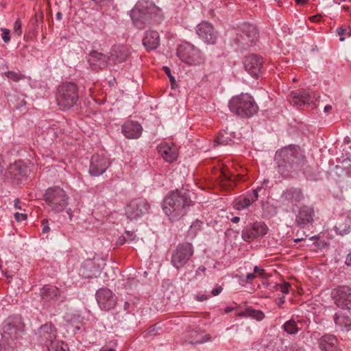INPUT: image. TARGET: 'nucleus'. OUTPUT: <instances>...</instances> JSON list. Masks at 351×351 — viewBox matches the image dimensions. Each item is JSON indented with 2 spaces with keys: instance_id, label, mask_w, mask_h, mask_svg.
<instances>
[{
  "instance_id": "1",
  "label": "nucleus",
  "mask_w": 351,
  "mask_h": 351,
  "mask_svg": "<svg viewBox=\"0 0 351 351\" xmlns=\"http://www.w3.org/2000/svg\"><path fill=\"white\" fill-rule=\"evenodd\" d=\"M192 205L188 191L176 190L171 192L165 198L162 210L171 221H178L186 214L189 208Z\"/></svg>"
},
{
  "instance_id": "2",
  "label": "nucleus",
  "mask_w": 351,
  "mask_h": 351,
  "mask_svg": "<svg viewBox=\"0 0 351 351\" xmlns=\"http://www.w3.org/2000/svg\"><path fill=\"white\" fill-rule=\"evenodd\" d=\"M130 16L134 24L139 29L152 19L157 21L162 16L160 8L147 0H140L130 11Z\"/></svg>"
},
{
  "instance_id": "3",
  "label": "nucleus",
  "mask_w": 351,
  "mask_h": 351,
  "mask_svg": "<svg viewBox=\"0 0 351 351\" xmlns=\"http://www.w3.org/2000/svg\"><path fill=\"white\" fill-rule=\"evenodd\" d=\"M275 160L278 165V172L283 177H289L291 176L293 171L297 170L301 159L298 149L289 146L277 152Z\"/></svg>"
},
{
  "instance_id": "4",
  "label": "nucleus",
  "mask_w": 351,
  "mask_h": 351,
  "mask_svg": "<svg viewBox=\"0 0 351 351\" xmlns=\"http://www.w3.org/2000/svg\"><path fill=\"white\" fill-rule=\"evenodd\" d=\"M44 200L51 211L59 213L67 206L69 197L64 190L58 186H53L45 191Z\"/></svg>"
},
{
  "instance_id": "5",
  "label": "nucleus",
  "mask_w": 351,
  "mask_h": 351,
  "mask_svg": "<svg viewBox=\"0 0 351 351\" xmlns=\"http://www.w3.org/2000/svg\"><path fill=\"white\" fill-rule=\"evenodd\" d=\"M78 97V88L74 83H62L57 89V102L63 110L72 108L77 101Z\"/></svg>"
},
{
  "instance_id": "6",
  "label": "nucleus",
  "mask_w": 351,
  "mask_h": 351,
  "mask_svg": "<svg viewBox=\"0 0 351 351\" xmlns=\"http://www.w3.org/2000/svg\"><path fill=\"white\" fill-rule=\"evenodd\" d=\"M194 252L193 247L190 243L179 244L173 250L171 262L172 265L179 269L186 265Z\"/></svg>"
},
{
  "instance_id": "7",
  "label": "nucleus",
  "mask_w": 351,
  "mask_h": 351,
  "mask_svg": "<svg viewBox=\"0 0 351 351\" xmlns=\"http://www.w3.org/2000/svg\"><path fill=\"white\" fill-rule=\"evenodd\" d=\"M177 55L182 62L188 64H197L202 60L199 50L189 43L180 45L178 49Z\"/></svg>"
},
{
  "instance_id": "8",
  "label": "nucleus",
  "mask_w": 351,
  "mask_h": 351,
  "mask_svg": "<svg viewBox=\"0 0 351 351\" xmlns=\"http://www.w3.org/2000/svg\"><path fill=\"white\" fill-rule=\"evenodd\" d=\"M149 205L144 199H134L130 201L125 207V215L130 219H136L146 214Z\"/></svg>"
},
{
  "instance_id": "9",
  "label": "nucleus",
  "mask_w": 351,
  "mask_h": 351,
  "mask_svg": "<svg viewBox=\"0 0 351 351\" xmlns=\"http://www.w3.org/2000/svg\"><path fill=\"white\" fill-rule=\"evenodd\" d=\"M97 302L101 309L109 311L113 308L117 304L115 295L107 288H101L96 292Z\"/></svg>"
},
{
  "instance_id": "10",
  "label": "nucleus",
  "mask_w": 351,
  "mask_h": 351,
  "mask_svg": "<svg viewBox=\"0 0 351 351\" xmlns=\"http://www.w3.org/2000/svg\"><path fill=\"white\" fill-rule=\"evenodd\" d=\"M259 30L254 24H243V47H250L256 45L259 41Z\"/></svg>"
},
{
  "instance_id": "11",
  "label": "nucleus",
  "mask_w": 351,
  "mask_h": 351,
  "mask_svg": "<svg viewBox=\"0 0 351 351\" xmlns=\"http://www.w3.org/2000/svg\"><path fill=\"white\" fill-rule=\"evenodd\" d=\"M335 303L341 308H351V288L347 286L339 287L332 291Z\"/></svg>"
},
{
  "instance_id": "12",
  "label": "nucleus",
  "mask_w": 351,
  "mask_h": 351,
  "mask_svg": "<svg viewBox=\"0 0 351 351\" xmlns=\"http://www.w3.org/2000/svg\"><path fill=\"white\" fill-rule=\"evenodd\" d=\"M196 33L207 44H214L217 39V33L213 25L207 21H202L197 25Z\"/></svg>"
},
{
  "instance_id": "13",
  "label": "nucleus",
  "mask_w": 351,
  "mask_h": 351,
  "mask_svg": "<svg viewBox=\"0 0 351 351\" xmlns=\"http://www.w3.org/2000/svg\"><path fill=\"white\" fill-rule=\"evenodd\" d=\"M24 324L19 316L10 317L8 319L3 328L4 334L12 339H16L23 332Z\"/></svg>"
},
{
  "instance_id": "14",
  "label": "nucleus",
  "mask_w": 351,
  "mask_h": 351,
  "mask_svg": "<svg viewBox=\"0 0 351 351\" xmlns=\"http://www.w3.org/2000/svg\"><path fill=\"white\" fill-rule=\"evenodd\" d=\"M110 165V162L104 156L94 154L90 159L89 173L93 176L103 174Z\"/></svg>"
},
{
  "instance_id": "15",
  "label": "nucleus",
  "mask_w": 351,
  "mask_h": 351,
  "mask_svg": "<svg viewBox=\"0 0 351 351\" xmlns=\"http://www.w3.org/2000/svg\"><path fill=\"white\" fill-rule=\"evenodd\" d=\"M245 71L252 77H258L263 65L262 58L256 54H250L245 57L243 62Z\"/></svg>"
},
{
  "instance_id": "16",
  "label": "nucleus",
  "mask_w": 351,
  "mask_h": 351,
  "mask_svg": "<svg viewBox=\"0 0 351 351\" xmlns=\"http://www.w3.org/2000/svg\"><path fill=\"white\" fill-rule=\"evenodd\" d=\"M38 335L40 343L48 346L56 340V329L52 324H46L40 327Z\"/></svg>"
},
{
  "instance_id": "17",
  "label": "nucleus",
  "mask_w": 351,
  "mask_h": 351,
  "mask_svg": "<svg viewBox=\"0 0 351 351\" xmlns=\"http://www.w3.org/2000/svg\"><path fill=\"white\" fill-rule=\"evenodd\" d=\"M315 216V210L313 207L308 206H303L300 208L295 218V223L297 226L304 228L306 225L313 222Z\"/></svg>"
},
{
  "instance_id": "18",
  "label": "nucleus",
  "mask_w": 351,
  "mask_h": 351,
  "mask_svg": "<svg viewBox=\"0 0 351 351\" xmlns=\"http://www.w3.org/2000/svg\"><path fill=\"white\" fill-rule=\"evenodd\" d=\"M29 173V168L23 162L19 161L10 165L8 170V176L20 180L27 177Z\"/></svg>"
},
{
  "instance_id": "19",
  "label": "nucleus",
  "mask_w": 351,
  "mask_h": 351,
  "mask_svg": "<svg viewBox=\"0 0 351 351\" xmlns=\"http://www.w3.org/2000/svg\"><path fill=\"white\" fill-rule=\"evenodd\" d=\"M267 227L263 222L254 223L251 228H246L243 232V239L246 241H250L256 237L263 236L267 234Z\"/></svg>"
},
{
  "instance_id": "20",
  "label": "nucleus",
  "mask_w": 351,
  "mask_h": 351,
  "mask_svg": "<svg viewBox=\"0 0 351 351\" xmlns=\"http://www.w3.org/2000/svg\"><path fill=\"white\" fill-rule=\"evenodd\" d=\"M258 111V106L254 98L249 94H243V118H250Z\"/></svg>"
},
{
  "instance_id": "21",
  "label": "nucleus",
  "mask_w": 351,
  "mask_h": 351,
  "mask_svg": "<svg viewBox=\"0 0 351 351\" xmlns=\"http://www.w3.org/2000/svg\"><path fill=\"white\" fill-rule=\"evenodd\" d=\"M142 126L134 121H128L122 125V132L128 138H138L142 133Z\"/></svg>"
},
{
  "instance_id": "22",
  "label": "nucleus",
  "mask_w": 351,
  "mask_h": 351,
  "mask_svg": "<svg viewBox=\"0 0 351 351\" xmlns=\"http://www.w3.org/2000/svg\"><path fill=\"white\" fill-rule=\"evenodd\" d=\"M319 346L323 351H341L338 340L332 335L322 336L319 340Z\"/></svg>"
},
{
  "instance_id": "23",
  "label": "nucleus",
  "mask_w": 351,
  "mask_h": 351,
  "mask_svg": "<svg viewBox=\"0 0 351 351\" xmlns=\"http://www.w3.org/2000/svg\"><path fill=\"white\" fill-rule=\"evenodd\" d=\"M160 43V36L157 32L149 30L145 32L143 39V45L147 51L156 49Z\"/></svg>"
},
{
  "instance_id": "24",
  "label": "nucleus",
  "mask_w": 351,
  "mask_h": 351,
  "mask_svg": "<svg viewBox=\"0 0 351 351\" xmlns=\"http://www.w3.org/2000/svg\"><path fill=\"white\" fill-rule=\"evenodd\" d=\"M109 58L104 54L97 51H92L89 54L88 62L94 68L104 69L108 66Z\"/></svg>"
},
{
  "instance_id": "25",
  "label": "nucleus",
  "mask_w": 351,
  "mask_h": 351,
  "mask_svg": "<svg viewBox=\"0 0 351 351\" xmlns=\"http://www.w3.org/2000/svg\"><path fill=\"white\" fill-rule=\"evenodd\" d=\"M158 150L160 156L167 162L171 163L177 159V151L173 146H170L166 143L161 144L158 147Z\"/></svg>"
},
{
  "instance_id": "26",
  "label": "nucleus",
  "mask_w": 351,
  "mask_h": 351,
  "mask_svg": "<svg viewBox=\"0 0 351 351\" xmlns=\"http://www.w3.org/2000/svg\"><path fill=\"white\" fill-rule=\"evenodd\" d=\"M310 99L309 94L306 91L300 93L292 92L289 100L293 106H302L308 103Z\"/></svg>"
},
{
  "instance_id": "27",
  "label": "nucleus",
  "mask_w": 351,
  "mask_h": 351,
  "mask_svg": "<svg viewBox=\"0 0 351 351\" xmlns=\"http://www.w3.org/2000/svg\"><path fill=\"white\" fill-rule=\"evenodd\" d=\"M334 320L341 330L348 331L351 330V318L348 316L336 313Z\"/></svg>"
},
{
  "instance_id": "28",
  "label": "nucleus",
  "mask_w": 351,
  "mask_h": 351,
  "mask_svg": "<svg viewBox=\"0 0 351 351\" xmlns=\"http://www.w3.org/2000/svg\"><path fill=\"white\" fill-rule=\"evenodd\" d=\"M335 229L337 233L341 235L350 232L351 230L350 219L348 217L339 219L335 226Z\"/></svg>"
},
{
  "instance_id": "29",
  "label": "nucleus",
  "mask_w": 351,
  "mask_h": 351,
  "mask_svg": "<svg viewBox=\"0 0 351 351\" xmlns=\"http://www.w3.org/2000/svg\"><path fill=\"white\" fill-rule=\"evenodd\" d=\"M60 293L57 287L47 285L45 286L41 291L42 299L45 301H51L54 300Z\"/></svg>"
},
{
  "instance_id": "30",
  "label": "nucleus",
  "mask_w": 351,
  "mask_h": 351,
  "mask_svg": "<svg viewBox=\"0 0 351 351\" xmlns=\"http://www.w3.org/2000/svg\"><path fill=\"white\" fill-rule=\"evenodd\" d=\"M228 135L235 138L234 132H228V130H224L223 132H220L219 135L215 138L213 146L216 147L218 145H228V143L232 141L231 138Z\"/></svg>"
},
{
  "instance_id": "31",
  "label": "nucleus",
  "mask_w": 351,
  "mask_h": 351,
  "mask_svg": "<svg viewBox=\"0 0 351 351\" xmlns=\"http://www.w3.org/2000/svg\"><path fill=\"white\" fill-rule=\"evenodd\" d=\"M82 275L84 278H92L96 276L97 269L95 266L93 261L88 260L83 264L82 269L81 270Z\"/></svg>"
},
{
  "instance_id": "32",
  "label": "nucleus",
  "mask_w": 351,
  "mask_h": 351,
  "mask_svg": "<svg viewBox=\"0 0 351 351\" xmlns=\"http://www.w3.org/2000/svg\"><path fill=\"white\" fill-rule=\"evenodd\" d=\"M112 52L111 57L116 62H124L128 58V52L123 47L115 46L112 49Z\"/></svg>"
},
{
  "instance_id": "33",
  "label": "nucleus",
  "mask_w": 351,
  "mask_h": 351,
  "mask_svg": "<svg viewBox=\"0 0 351 351\" xmlns=\"http://www.w3.org/2000/svg\"><path fill=\"white\" fill-rule=\"evenodd\" d=\"M266 274L265 269L255 266L253 269V272H247L246 274L245 279L243 278V280L247 282V283L254 284V280L257 278H265Z\"/></svg>"
},
{
  "instance_id": "34",
  "label": "nucleus",
  "mask_w": 351,
  "mask_h": 351,
  "mask_svg": "<svg viewBox=\"0 0 351 351\" xmlns=\"http://www.w3.org/2000/svg\"><path fill=\"white\" fill-rule=\"evenodd\" d=\"M243 317L252 318L256 321H261L265 317V315L263 312L259 310L247 307L243 309Z\"/></svg>"
},
{
  "instance_id": "35",
  "label": "nucleus",
  "mask_w": 351,
  "mask_h": 351,
  "mask_svg": "<svg viewBox=\"0 0 351 351\" xmlns=\"http://www.w3.org/2000/svg\"><path fill=\"white\" fill-rule=\"evenodd\" d=\"M191 339L189 343L191 344L203 343L210 340L209 335L199 333L197 331H192L191 332Z\"/></svg>"
},
{
  "instance_id": "36",
  "label": "nucleus",
  "mask_w": 351,
  "mask_h": 351,
  "mask_svg": "<svg viewBox=\"0 0 351 351\" xmlns=\"http://www.w3.org/2000/svg\"><path fill=\"white\" fill-rule=\"evenodd\" d=\"M283 328L288 334L295 335L301 329V327H299L295 321L291 319L284 324Z\"/></svg>"
},
{
  "instance_id": "37",
  "label": "nucleus",
  "mask_w": 351,
  "mask_h": 351,
  "mask_svg": "<svg viewBox=\"0 0 351 351\" xmlns=\"http://www.w3.org/2000/svg\"><path fill=\"white\" fill-rule=\"evenodd\" d=\"M229 108L231 112L239 115V110L241 108V98L239 96L232 97L229 101Z\"/></svg>"
},
{
  "instance_id": "38",
  "label": "nucleus",
  "mask_w": 351,
  "mask_h": 351,
  "mask_svg": "<svg viewBox=\"0 0 351 351\" xmlns=\"http://www.w3.org/2000/svg\"><path fill=\"white\" fill-rule=\"evenodd\" d=\"M257 199L258 191L256 190H253L251 193H247L243 199V208L248 207L252 203L256 201Z\"/></svg>"
},
{
  "instance_id": "39",
  "label": "nucleus",
  "mask_w": 351,
  "mask_h": 351,
  "mask_svg": "<svg viewBox=\"0 0 351 351\" xmlns=\"http://www.w3.org/2000/svg\"><path fill=\"white\" fill-rule=\"evenodd\" d=\"M47 347L49 351H66L68 349L67 345L61 341H53Z\"/></svg>"
},
{
  "instance_id": "40",
  "label": "nucleus",
  "mask_w": 351,
  "mask_h": 351,
  "mask_svg": "<svg viewBox=\"0 0 351 351\" xmlns=\"http://www.w3.org/2000/svg\"><path fill=\"white\" fill-rule=\"evenodd\" d=\"M5 75L14 82H19L25 78V76L20 73L14 71H8L5 73Z\"/></svg>"
},
{
  "instance_id": "41",
  "label": "nucleus",
  "mask_w": 351,
  "mask_h": 351,
  "mask_svg": "<svg viewBox=\"0 0 351 351\" xmlns=\"http://www.w3.org/2000/svg\"><path fill=\"white\" fill-rule=\"evenodd\" d=\"M255 287V285L243 280V292L252 293L256 289Z\"/></svg>"
},
{
  "instance_id": "42",
  "label": "nucleus",
  "mask_w": 351,
  "mask_h": 351,
  "mask_svg": "<svg viewBox=\"0 0 351 351\" xmlns=\"http://www.w3.org/2000/svg\"><path fill=\"white\" fill-rule=\"evenodd\" d=\"M14 31L15 33H16L19 36H21L22 34L21 30V22L20 19H17L14 25Z\"/></svg>"
},
{
  "instance_id": "43",
  "label": "nucleus",
  "mask_w": 351,
  "mask_h": 351,
  "mask_svg": "<svg viewBox=\"0 0 351 351\" xmlns=\"http://www.w3.org/2000/svg\"><path fill=\"white\" fill-rule=\"evenodd\" d=\"M290 287V285L289 283H285L282 285H278V290H279L280 292H282L283 294H287L289 293V287Z\"/></svg>"
},
{
  "instance_id": "44",
  "label": "nucleus",
  "mask_w": 351,
  "mask_h": 351,
  "mask_svg": "<svg viewBox=\"0 0 351 351\" xmlns=\"http://www.w3.org/2000/svg\"><path fill=\"white\" fill-rule=\"evenodd\" d=\"M3 34H2V39L5 43H8L10 40V30L8 29H1Z\"/></svg>"
},
{
  "instance_id": "45",
  "label": "nucleus",
  "mask_w": 351,
  "mask_h": 351,
  "mask_svg": "<svg viewBox=\"0 0 351 351\" xmlns=\"http://www.w3.org/2000/svg\"><path fill=\"white\" fill-rule=\"evenodd\" d=\"M42 226H43L42 232L43 234H46L49 232L50 228L49 226L48 221L47 219H43L42 221Z\"/></svg>"
},
{
  "instance_id": "46",
  "label": "nucleus",
  "mask_w": 351,
  "mask_h": 351,
  "mask_svg": "<svg viewBox=\"0 0 351 351\" xmlns=\"http://www.w3.org/2000/svg\"><path fill=\"white\" fill-rule=\"evenodd\" d=\"M14 217L18 221H25L27 219V215L24 213H16L14 214Z\"/></svg>"
},
{
  "instance_id": "47",
  "label": "nucleus",
  "mask_w": 351,
  "mask_h": 351,
  "mask_svg": "<svg viewBox=\"0 0 351 351\" xmlns=\"http://www.w3.org/2000/svg\"><path fill=\"white\" fill-rule=\"evenodd\" d=\"M125 235H126L125 239L128 241H132L134 239V238L136 237V236L134 234V232H130V231H126Z\"/></svg>"
},
{
  "instance_id": "48",
  "label": "nucleus",
  "mask_w": 351,
  "mask_h": 351,
  "mask_svg": "<svg viewBox=\"0 0 351 351\" xmlns=\"http://www.w3.org/2000/svg\"><path fill=\"white\" fill-rule=\"evenodd\" d=\"M210 298L209 295L206 294H198L196 295V299L199 302H203L208 300Z\"/></svg>"
},
{
  "instance_id": "49",
  "label": "nucleus",
  "mask_w": 351,
  "mask_h": 351,
  "mask_svg": "<svg viewBox=\"0 0 351 351\" xmlns=\"http://www.w3.org/2000/svg\"><path fill=\"white\" fill-rule=\"evenodd\" d=\"M222 287L221 286H218L216 288H215L212 292L211 294L213 296L218 295L221 291H222Z\"/></svg>"
},
{
  "instance_id": "50",
  "label": "nucleus",
  "mask_w": 351,
  "mask_h": 351,
  "mask_svg": "<svg viewBox=\"0 0 351 351\" xmlns=\"http://www.w3.org/2000/svg\"><path fill=\"white\" fill-rule=\"evenodd\" d=\"M293 194L295 195V198L298 201L302 198V194L300 190H294Z\"/></svg>"
},
{
  "instance_id": "51",
  "label": "nucleus",
  "mask_w": 351,
  "mask_h": 351,
  "mask_svg": "<svg viewBox=\"0 0 351 351\" xmlns=\"http://www.w3.org/2000/svg\"><path fill=\"white\" fill-rule=\"evenodd\" d=\"M346 32L345 29L340 28L338 31V34L340 36V40L343 41L345 40L344 37L343 36L344 33Z\"/></svg>"
},
{
  "instance_id": "52",
  "label": "nucleus",
  "mask_w": 351,
  "mask_h": 351,
  "mask_svg": "<svg viewBox=\"0 0 351 351\" xmlns=\"http://www.w3.org/2000/svg\"><path fill=\"white\" fill-rule=\"evenodd\" d=\"M345 263L348 266H351V252L348 254Z\"/></svg>"
},
{
  "instance_id": "53",
  "label": "nucleus",
  "mask_w": 351,
  "mask_h": 351,
  "mask_svg": "<svg viewBox=\"0 0 351 351\" xmlns=\"http://www.w3.org/2000/svg\"><path fill=\"white\" fill-rule=\"evenodd\" d=\"M14 208L16 209H21V202L19 199H14Z\"/></svg>"
},
{
  "instance_id": "54",
  "label": "nucleus",
  "mask_w": 351,
  "mask_h": 351,
  "mask_svg": "<svg viewBox=\"0 0 351 351\" xmlns=\"http://www.w3.org/2000/svg\"><path fill=\"white\" fill-rule=\"evenodd\" d=\"M321 17V15H315L310 17V20L313 22H317Z\"/></svg>"
},
{
  "instance_id": "55",
  "label": "nucleus",
  "mask_w": 351,
  "mask_h": 351,
  "mask_svg": "<svg viewBox=\"0 0 351 351\" xmlns=\"http://www.w3.org/2000/svg\"><path fill=\"white\" fill-rule=\"evenodd\" d=\"M66 212L67 215H69V220L72 221L73 215V210H71V208H68Z\"/></svg>"
},
{
  "instance_id": "56",
  "label": "nucleus",
  "mask_w": 351,
  "mask_h": 351,
  "mask_svg": "<svg viewBox=\"0 0 351 351\" xmlns=\"http://www.w3.org/2000/svg\"><path fill=\"white\" fill-rule=\"evenodd\" d=\"M126 241H128L126 240V239L125 237H119V240H118V243L119 245H123V243H125Z\"/></svg>"
},
{
  "instance_id": "57",
  "label": "nucleus",
  "mask_w": 351,
  "mask_h": 351,
  "mask_svg": "<svg viewBox=\"0 0 351 351\" xmlns=\"http://www.w3.org/2000/svg\"><path fill=\"white\" fill-rule=\"evenodd\" d=\"M163 70L165 72V73L167 75L168 77L171 75L170 69L168 66H163Z\"/></svg>"
},
{
  "instance_id": "58",
  "label": "nucleus",
  "mask_w": 351,
  "mask_h": 351,
  "mask_svg": "<svg viewBox=\"0 0 351 351\" xmlns=\"http://www.w3.org/2000/svg\"><path fill=\"white\" fill-rule=\"evenodd\" d=\"M94 2H95L98 5H104L106 2H107L108 0H93Z\"/></svg>"
},
{
  "instance_id": "59",
  "label": "nucleus",
  "mask_w": 351,
  "mask_h": 351,
  "mask_svg": "<svg viewBox=\"0 0 351 351\" xmlns=\"http://www.w3.org/2000/svg\"><path fill=\"white\" fill-rule=\"evenodd\" d=\"M241 207V202L239 201V202H237L234 205V208L237 209V210H239Z\"/></svg>"
},
{
  "instance_id": "60",
  "label": "nucleus",
  "mask_w": 351,
  "mask_h": 351,
  "mask_svg": "<svg viewBox=\"0 0 351 351\" xmlns=\"http://www.w3.org/2000/svg\"><path fill=\"white\" fill-rule=\"evenodd\" d=\"M231 221H232L233 223H238L239 221H240V217H234L230 219Z\"/></svg>"
},
{
  "instance_id": "61",
  "label": "nucleus",
  "mask_w": 351,
  "mask_h": 351,
  "mask_svg": "<svg viewBox=\"0 0 351 351\" xmlns=\"http://www.w3.org/2000/svg\"><path fill=\"white\" fill-rule=\"evenodd\" d=\"M332 109V106L331 105H326L325 107H324V112H329L330 110Z\"/></svg>"
},
{
  "instance_id": "62",
  "label": "nucleus",
  "mask_w": 351,
  "mask_h": 351,
  "mask_svg": "<svg viewBox=\"0 0 351 351\" xmlns=\"http://www.w3.org/2000/svg\"><path fill=\"white\" fill-rule=\"evenodd\" d=\"M285 302V299H284V297H282L281 298H280V301L278 304V306L279 308H281L282 306V304Z\"/></svg>"
},
{
  "instance_id": "63",
  "label": "nucleus",
  "mask_w": 351,
  "mask_h": 351,
  "mask_svg": "<svg viewBox=\"0 0 351 351\" xmlns=\"http://www.w3.org/2000/svg\"><path fill=\"white\" fill-rule=\"evenodd\" d=\"M99 351H116V350L114 349V348H103Z\"/></svg>"
},
{
  "instance_id": "64",
  "label": "nucleus",
  "mask_w": 351,
  "mask_h": 351,
  "mask_svg": "<svg viewBox=\"0 0 351 351\" xmlns=\"http://www.w3.org/2000/svg\"><path fill=\"white\" fill-rule=\"evenodd\" d=\"M297 3L304 4L307 2V0H295Z\"/></svg>"
}]
</instances>
